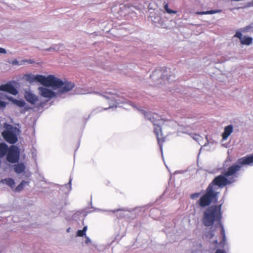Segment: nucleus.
Wrapping results in <instances>:
<instances>
[{
    "instance_id": "1",
    "label": "nucleus",
    "mask_w": 253,
    "mask_h": 253,
    "mask_svg": "<svg viewBox=\"0 0 253 253\" xmlns=\"http://www.w3.org/2000/svg\"><path fill=\"white\" fill-rule=\"evenodd\" d=\"M253 165V155H250L241 158L222 174L214 178L206 190V193L201 197L198 203L200 207H205L211 204L213 200H217V196L219 191V188L235 182L238 178L237 172L245 165Z\"/></svg>"
},
{
    "instance_id": "2",
    "label": "nucleus",
    "mask_w": 253,
    "mask_h": 253,
    "mask_svg": "<svg viewBox=\"0 0 253 253\" xmlns=\"http://www.w3.org/2000/svg\"><path fill=\"white\" fill-rule=\"evenodd\" d=\"M221 204L219 206H211L207 208L205 211L203 217V223L207 227L211 226L215 224L216 227L220 228V233L222 236V241L219 243L220 247H223L225 244L226 235L225 229L221 224ZM217 240H213L211 241V246L213 250L215 249L219 246Z\"/></svg>"
},
{
    "instance_id": "3",
    "label": "nucleus",
    "mask_w": 253,
    "mask_h": 253,
    "mask_svg": "<svg viewBox=\"0 0 253 253\" xmlns=\"http://www.w3.org/2000/svg\"><path fill=\"white\" fill-rule=\"evenodd\" d=\"M141 112L147 119L153 123L154 126V132L157 138L161 151L162 152V143L164 141L162 130L165 129L167 126L176 127L177 125L176 122L172 120H164L161 118V116L156 113L146 112L144 110H141Z\"/></svg>"
},
{
    "instance_id": "4",
    "label": "nucleus",
    "mask_w": 253,
    "mask_h": 253,
    "mask_svg": "<svg viewBox=\"0 0 253 253\" xmlns=\"http://www.w3.org/2000/svg\"><path fill=\"white\" fill-rule=\"evenodd\" d=\"M61 83L57 87L52 85H43L38 88L39 94L44 98L51 99L56 96L57 93L52 90L50 89L49 87H51L53 90L58 89L59 93H65L70 91L74 86L73 83L68 81L63 82L60 80Z\"/></svg>"
},
{
    "instance_id": "5",
    "label": "nucleus",
    "mask_w": 253,
    "mask_h": 253,
    "mask_svg": "<svg viewBox=\"0 0 253 253\" xmlns=\"http://www.w3.org/2000/svg\"><path fill=\"white\" fill-rule=\"evenodd\" d=\"M26 80L30 83L37 82H39L42 85H49L54 87H57L61 84L60 79L53 75L45 77L40 75L28 74L26 76Z\"/></svg>"
},
{
    "instance_id": "6",
    "label": "nucleus",
    "mask_w": 253,
    "mask_h": 253,
    "mask_svg": "<svg viewBox=\"0 0 253 253\" xmlns=\"http://www.w3.org/2000/svg\"><path fill=\"white\" fill-rule=\"evenodd\" d=\"M104 100L108 102L109 106L104 108V110H106L110 108L116 107L118 105L123 104L126 102V100L124 98L120 95L114 92H105L102 93H99Z\"/></svg>"
},
{
    "instance_id": "7",
    "label": "nucleus",
    "mask_w": 253,
    "mask_h": 253,
    "mask_svg": "<svg viewBox=\"0 0 253 253\" xmlns=\"http://www.w3.org/2000/svg\"><path fill=\"white\" fill-rule=\"evenodd\" d=\"M4 127L5 129L1 133L3 138L9 143H15L18 140L17 135L19 133V129L6 124H4Z\"/></svg>"
},
{
    "instance_id": "8",
    "label": "nucleus",
    "mask_w": 253,
    "mask_h": 253,
    "mask_svg": "<svg viewBox=\"0 0 253 253\" xmlns=\"http://www.w3.org/2000/svg\"><path fill=\"white\" fill-rule=\"evenodd\" d=\"M166 68L157 69L150 76L151 79L154 82L153 85H158L165 83L166 79L168 80L167 73L169 72Z\"/></svg>"
},
{
    "instance_id": "9",
    "label": "nucleus",
    "mask_w": 253,
    "mask_h": 253,
    "mask_svg": "<svg viewBox=\"0 0 253 253\" xmlns=\"http://www.w3.org/2000/svg\"><path fill=\"white\" fill-rule=\"evenodd\" d=\"M6 93H9L13 95H16L18 91L14 86L10 84H5L0 85V100L5 98L10 100L11 97L7 95Z\"/></svg>"
},
{
    "instance_id": "10",
    "label": "nucleus",
    "mask_w": 253,
    "mask_h": 253,
    "mask_svg": "<svg viewBox=\"0 0 253 253\" xmlns=\"http://www.w3.org/2000/svg\"><path fill=\"white\" fill-rule=\"evenodd\" d=\"M25 97L28 102L38 108H42L46 104V102L40 100L36 95L30 91L25 92Z\"/></svg>"
},
{
    "instance_id": "11",
    "label": "nucleus",
    "mask_w": 253,
    "mask_h": 253,
    "mask_svg": "<svg viewBox=\"0 0 253 253\" xmlns=\"http://www.w3.org/2000/svg\"><path fill=\"white\" fill-rule=\"evenodd\" d=\"M19 159V150L18 147L11 145L8 150L6 160L11 163H15Z\"/></svg>"
},
{
    "instance_id": "12",
    "label": "nucleus",
    "mask_w": 253,
    "mask_h": 253,
    "mask_svg": "<svg viewBox=\"0 0 253 253\" xmlns=\"http://www.w3.org/2000/svg\"><path fill=\"white\" fill-rule=\"evenodd\" d=\"M233 126L232 125H228L224 128V132L222 133V140H225L233 132Z\"/></svg>"
},
{
    "instance_id": "13",
    "label": "nucleus",
    "mask_w": 253,
    "mask_h": 253,
    "mask_svg": "<svg viewBox=\"0 0 253 253\" xmlns=\"http://www.w3.org/2000/svg\"><path fill=\"white\" fill-rule=\"evenodd\" d=\"M65 46L62 43L56 44L52 45L51 47L45 49L48 51H62L64 49Z\"/></svg>"
},
{
    "instance_id": "14",
    "label": "nucleus",
    "mask_w": 253,
    "mask_h": 253,
    "mask_svg": "<svg viewBox=\"0 0 253 253\" xmlns=\"http://www.w3.org/2000/svg\"><path fill=\"white\" fill-rule=\"evenodd\" d=\"M25 166L23 163H18L14 166V171L18 174L23 172L25 171Z\"/></svg>"
},
{
    "instance_id": "15",
    "label": "nucleus",
    "mask_w": 253,
    "mask_h": 253,
    "mask_svg": "<svg viewBox=\"0 0 253 253\" xmlns=\"http://www.w3.org/2000/svg\"><path fill=\"white\" fill-rule=\"evenodd\" d=\"M8 146L4 143H0V158L4 156L8 150Z\"/></svg>"
},
{
    "instance_id": "16",
    "label": "nucleus",
    "mask_w": 253,
    "mask_h": 253,
    "mask_svg": "<svg viewBox=\"0 0 253 253\" xmlns=\"http://www.w3.org/2000/svg\"><path fill=\"white\" fill-rule=\"evenodd\" d=\"M27 62L29 64L32 63L33 62L31 60H23L20 61H18L16 59H14L11 60V64L13 65H24L25 63Z\"/></svg>"
},
{
    "instance_id": "17",
    "label": "nucleus",
    "mask_w": 253,
    "mask_h": 253,
    "mask_svg": "<svg viewBox=\"0 0 253 253\" xmlns=\"http://www.w3.org/2000/svg\"><path fill=\"white\" fill-rule=\"evenodd\" d=\"M1 182L5 183L9 186L12 189H13L15 185V181L12 178H5L1 180Z\"/></svg>"
},
{
    "instance_id": "18",
    "label": "nucleus",
    "mask_w": 253,
    "mask_h": 253,
    "mask_svg": "<svg viewBox=\"0 0 253 253\" xmlns=\"http://www.w3.org/2000/svg\"><path fill=\"white\" fill-rule=\"evenodd\" d=\"M221 10H211L206 11L197 12L196 14L198 15H207V14H213L215 13H219Z\"/></svg>"
},
{
    "instance_id": "19",
    "label": "nucleus",
    "mask_w": 253,
    "mask_h": 253,
    "mask_svg": "<svg viewBox=\"0 0 253 253\" xmlns=\"http://www.w3.org/2000/svg\"><path fill=\"white\" fill-rule=\"evenodd\" d=\"M253 41V39L251 37H244L241 41H240L241 44L249 45H250Z\"/></svg>"
},
{
    "instance_id": "20",
    "label": "nucleus",
    "mask_w": 253,
    "mask_h": 253,
    "mask_svg": "<svg viewBox=\"0 0 253 253\" xmlns=\"http://www.w3.org/2000/svg\"><path fill=\"white\" fill-rule=\"evenodd\" d=\"M190 135H191L193 139L196 141L200 145H202V143L201 142L202 137L200 135L197 134H190Z\"/></svg>"
},
{
    "instance_id": "21",
    "label": "nucleus",
    "mask_w": 253,
    "mask_h": 253,
    "mask_svg": "<svg viewBox=\"0 0 253 253\" xmlns=\"http://www.w3.org/2000/svg\"><path fill=\"white\" fill-rule=\"evenodd\" d=\"M26 183L25 181L23 180L14 189H13V190L15 192H20L23 189Z\"/></svg>"
},
{
    "instance_id": "22",
    "label": "nucleus",
    "mask_w": 253,
    "mask_h": 253,
    "mask_svg": "<svg viewBox=\"0 0 253 253\" xmlns=\"http://www.w3.org/2000/svg\"><path fill=\"white\" fill-rule=\"evenodd\" d=\"M13 102L19 107H23L26 104L25 101L23 100H18L16 99L14 100Z\"/></svg>"
},
{
    "instance_id": "23",
    "label": "nucleus",
    "mask_w": 253,
    "mask_h": 253,
    "mask_svg": "<svg viewBox=\"0 0 253 253\" xmlns=\"http://www.w3.org/2000/svg\"><path fill=\"white\" fill-rule=\"evenodd\" d=\"M193 120V119H192V118H188V119H185V124L181 125V126H190V125L193 124V121H192Z\"/></svg>"
},
{
    "instance_id": "24",
    "label": "nucleus",
    "mask_w": 253,
    "mask_h": 253,
    "mask_svg": "<svg viewBox=\"0 0 253 253\" xmlns=\"http://www.w3.org/2000/svg\"><path fill=\"white\" fill-rule=\"evenodd\" d=\"M214 236L213 230L211 228L210 230L206 234V236L209 239H211Z\"/></svg>"
},
{
    "instance_id": "25",
    "label": "nucleus",
    "mask_w": 253,
    "mask_h": 253,
    "mask_svg": "<svg viewBox=\"0 0 253 253\" xmlns=\"http://www.w3.org/2000/svg\"><path fill=\"white\" fill-rule=\"evenodd\" d=\"M164 8L165 11L169 14H175L176 13V11H174L170 9L169 8V6L168 4H166L164 6Z\"/></svg>"
},
{
    "instance_id": "26",
    "label": "nucleus",
    "mask_w": 253,
    "mask_h": 253,
    "mask_svg": "<svg viewBox=\"0 0 253 253\" xmlns=\"http://www.w3.org/2000/svg\"><path fill=\"white\" fill-rule=\"evenodd\" d=\"M234 37L238 38L240 39V41H241V39H242L243 38L242 36V33L240 31H237L235 35H234Z\"/></svg>"
},
{
    "instance_id": "27",
    "label": "nucleus",
    "mask_w": 253,
    "mask_h": 253,
    "mask_svg": "<svg viewBox=\"0 0 253 253\" xmlns=\"http://www.w3.org/2000/svg\"><path fill=\"white\" fill-rule=\"evenodd\" d=\"M85 235V233H84L82 230H78L77 233V236L79 237H83Z\"/></svg>"
},
{
    "instance_id": "28",
    "label": "nucleus",
    "mask_w": 253,
    "mask_h": 253,
    "mask_svg": "<svg viewBox=\"0 0 253 253\" xmlns=\"http://www.w3.org/2000/svg\"><path fill=\"white\" fill-rule=\"evenodd\" d=\"M76 92H77V94H86L88 93L87 92H86L85 90H84V89L78 90L76 91Z\"/></svg>"
},
{
    "instance_id": "29",
    "label": "nucleus",
    "mask_w": 253,
    "mask_h": 253,
    "mask_svg": "<svg viewBox=\"0 0 253 253\" xmlns=\"http://www.w3.org/2000/svg\"><path fill=\"white\" fill-rule=\"evenodd\" d=\"M200 195V194L199 193H196L192 194L191 195V198L193 199H195L197 198H198Z\"/></svg>"
},
{
    "instance_id": "30",
    "label": "nucleus",
    "mask_w": 253,
    "mask_h": 253,
    "mask_svg": "<svg viewBox=\"0 0 253 253\" xmlns=\"http://www.w3.org/2000/svg\"><path fill=\"white\" fill-rule=\"evenodd\" d=\"M85 243L86 244H88L89 243H91V239L87 236H85Z\"/></svg>"
},
{
    "instance_id": "31",
    "label": "nucleus",
    "mask_w": 253,
    "mask_h": 253,
    "mask_svg": "<svg viewBox=\"0 0 253 253\" xmlns=\"http://www.w3.org/2000/svg\"><path fill=\"white\" fill-rule=\"evenodd\" d=\"M6 103L3 101H1L0 100V107H2V108H4L6 106Z\"/></svg>"
},
{
    "instance_id": "32",
    "label": "nucleus",
    "mask_w": 253,
    "mask_h": 253,
    "mask_svg": "<svg viewBox=\"0 0 253 253\" xmlns=\"http://www.w3.org/2000/svg\"><path fill=\"white\" fill-rule=\"evenodd\" d=\"M6 51L4 48L0 47V54H6Z\"/></svg>"
},
{
    "instance_id": "33",
    "label": "nucleus",
    "mask_w": 253,
    "mask_h": 253,
    "mask_svg": "<svg viewBox=\"0 0 253 253\" xmlns=\"http://www.w3.org/2000/svg\"><path fill=\"white\" fill-rule=\"evenodd\" d=\"M72 178H71V177L70 176V179H69V183L68 185H66V186H69L70 187V190L71 189V182H72Z\"/></svg>"
},
{
    "instance_id": "34",
    "label": "nucleus",
    "mask_w": 253,
    "mask_h": 253,
    "mask_svg": "<svg viewBox=\"0 0 253 253\" xmlns=\"http://www.w3.org/2000/svg\"><path fill=\"white\" fill-rule=\"evenodd\" d=\"M215 253H226L224 250L218 249L216 250Z\"/></svg>"
},
{
    "instance_id": "35",
    "label": "nucleus",
    "mask_w": 253,
    "mask_h": 253,
    "mask_svg": "<svg viewBox=\"0 0 253 253\" xmlns=\"http://www.w3.org/2000/svg\"><path fill=\"white\" fill-rule=\"evenodd\" d=\"M248 7H252V6H253V0L252 1H251V2L248 3Z\"/></svg>"
},
{
    "instance_id": "36",
    "label": "nucleus",
    "mask_w": 253,
    "mask_h": 253,
    "mask_svg": "<svg viewBox=\"0 0 253 253\" xmlns=\"http://www.w3.org/2000/svg\"><path fill=\"white\" fill-rule=\"evenodd\" d=\"M83 231L86 233V230H87V226L84 227L83 229H82Z\"/></svg>"
},
{
    "instance_id": "37",
    "label": "nucleus",
    "mask_w": 253,
    "mask_h": 253,
    "mask_svg": "<svg viewBox=\"0 0 253 253\" xmlns=\"http://www.w3.org/2000/svg\"><path fill=\"white\" fill-rule=\"evenodd\" d=\"M206 145H207V144H206V143H205V144L203 145V146H206Z\"/></svg>"
},
{
    "instance_id": "38",
    "label": "nucleus",
    "mask_w": 253,
    "mask_h": 253,
    "mask_svg": "<svg viewBox=\"0 0 253 253\" xmlns=\"http://www.w3.org/2000/svg\"><path fill=\"white\" fill-rule=\"evenodd\" d=\"M184 133H187V132L186 131H184Z\"/></svg>"
}]
</instances>
